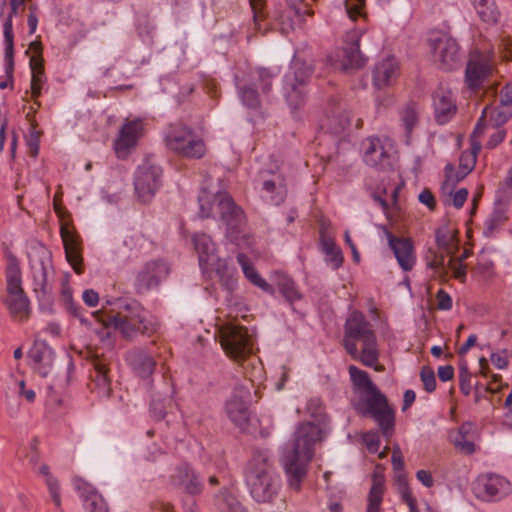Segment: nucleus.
<instances>
[{"mask_svg":"<svg viewBox=\"0 0 512 512\" xmlns=\"http://www.w3.org/2000/svg\"><path fill=\"white\" fill-rule=\"evenodd\" d=\"M198 214L201 218L219 217L226 225V237L240 249L250 247V239L244 233L245 216L218 180L205 178L198 195Z\"/></svg>","mask_w":512,"mask_h":512,"instance_id":"nucleus-1","label":"nucleus"},{"mask_svg":"<svg viewBox=\"0 0 512 512\" xmlns=\"http://www.w3.org/2000/svg\"><path fill=\"white\" fill-rule=\"evenodd\" d=\"M325 415L319 414L316 422H306L298 426L293 441L284 453V468L288 486L298 492L307 474V466L313 457V447L327 434Z\"/></svg>","mask_w":512,"mask_h":512,"instance_id":"nucleus-2","label":"nucleus"},{"mask_svg":"<svg viewBox=\"0 0 512 512\" xmlns=\"http://www.w3.org/2000/svg\"><path fill=\"white\" fill-rule=\"evenodd\" d=\"M354 388L357 401L354 410L363 417L371 418L378 425L382 435L389 439L395 430V410L387 397L372 382L366 371L354 367Z\"/></svg>","mask_w":512,"mask_h":512,"instance_id":"nucleus-3","label":"nucleus"},{"mask_svg":"<svg viewBox=\"0 0 512 512\" xmlns=\"http://www.w3.org/2000/svg\"><path fill=\"white\" fill-rule=\"evenodd\" d=\"M245 481L251 496L259 503H269L277 495L280 480L267 452L259 451L253 455Z\"/></svg>","mask_w":512,"mask_h":512,"instance_id":"nucleus-4","label":"nucleus"},{"mask_svg":"<svg viewBox=\"0 0 512 512\" xmlns=\"http://www.w3.org/2000/svg\"><path fill=\"white\" fill-rule=\"evenodd\" d=\"M192 241L202 274L210 277L211 273H215L221 285L232 291L237 284L236 268L230 265L227 259L218 256L216 244L209 235L195 233Z\"/></svg>","mask_w":512,"mask_h":512,"instance_id":"nucleus-5","label":"nucleus"},{"mask_svg":"<svg viewBox=\"0 0 512 512\" xmlns=\"http://www.w3.org/2000/svg\"><path fill=\"white\" fill-rule=\"evenodd\" d=\"M28 257L34 292L39 300L47 301L52 294L54 276L51 252L44 245L38 244L31 247Z\"/></svg>","mask_w":512,"mask_h":512,"instance_id":"nucleus-6","label":"nucleus"},{"mask_svg":"<svg viewBox=\"0 0 512 512\" xmlns=\"http://www.w3.org/2000/svg\"><path fill=\"white\" fill-rule=\"evenodd\" d=\"M166 147L179 156L189 159H200L206 153V145L202 138L184 124H171L164 132Z\"/></svg>","mask_w":512,"mask_h":512,"instance_id":"nucleus-7","label":"nucleus"},{"mask_svg":"<svg viewBox=\"0 0 512 512\" xmlns=\"http://www.w3.org/2000/svg\"><path fill=\"white\" fill-rule=\"evenodd\" d=\"M215 327L221 347L228 357L240 362L252 353L253 341L247 328L237 322H221Z\"/></svg>","mask_w":512,"mask_h":512,"instance_id":"nucleus-8","label":"nucleus"},{"mask_svg":"<svg viewBox=\"0 0 512 512\" xmlns=\"http://www.w3.org/2000/svg\"><path fill=\"white\" fill-rule=\"evenodd\" d=\"M496 70L495 54L492 50H473L465 69V83L470 90L477 91L489 81Z\"/></svg>","mask_w":512,"mask_h":512,"instance_id":"nucleus-9","label":"nucleus"},{"mask_svg":"<svg viewBox=\"0 0 512 512\" xmlns=\"http://www.w3.org/2000/svg\"><path fill=\"white\" fill-rule=\"evenodd\" d=\"M312 70L296 59H293L290 70L284 76L283 93L292 110L299 108L305 101V83Z\"/></svg>","mask_w":512,"mask_h":512,"instance_id":"nucleus-10","label":"nucleus"},{"mask_svg":"<svg viewBox=\"0 0 512 512\" xmlns=\"http://www.w3.org/2000/svg\"><path fill=\"white\" fill-rule=\"evenodd\" d=\"M162 169L146 160L138 166L134 177L135 194L139 201L150 202L161 185Z\"/></svg>","mask_w":512,"mask_h":512,"instance_id":"nucleus-11","label":"nucleus"},{"mask_svg":"<svg viewBox=\"0 0 512 512\" xmlns=\"http://www.w3.org/2000/svg\"><path fill=\"white\" fill-rule=\"evenodd\" d=\"M473 492L482 501L495 502L507 497L512 492V485L501 475L486 473L477 477Z\"/></svg>","mask_w":512,"mask_h":512,"instance_id":"nucleus-12","label":"nucleus"},{"mask_svg":"<svg viewBox=\"0 0 512 512\" xmlns=\"http://www.w3.org/2000/svg\"><path fill=\"white\" fill-rule=\"evenodd\" d=\"M358 352L360 362L382 372L384 367L378 364L379 349L374 332L366 327H354V354Z\"/></svg>","mask_w":512,"mask_h":512,"instance_id":"nucleus-13","label":"nucleus"},{"mask_svg":"<svg viewBox=\"0 0 512 512\" xmlns=\"http://www.w3.org/2000/svg\"><path fill=\"white\" fill-rule=\"evenodd\" d=\"M7 298L6 303L14 313L28 310L29 300L22 288L21 269L16 260H11L6 269Z\"/></svg>","mask_w":512,"mask_h":512,"instance_id":"nucleus-14","label":"nucleus"},{"mask_svg":"<svg viewBox=\"0 0 512 512\" xmlns=\"http://www.w3.org/2000/svg\"><path fill=\"white\" fill-rule=\"evenodd\" d=\"M170 274V265L162 259L146 262L139 270L135 279V289L138 293L158 288Z\"/></svg>","mask_w":512,"mask_h":512,"instance_id":"nucleus-15","label":"nucleus"},{"mask_svg":"<svg viewBox=\"0 0 512 512\" xmlns=\"http://www.w3.org/2000/svg\"><path fill=\"white\" fill-rule=\"evenodd\" d=\"M144 131L145 123L143 119H126L113 142V148L117 157L121 159L126 158L136 147Z\"/></svg>","mask_w":512,"mask_h":512,"instance_id":"nucleus-16","label":"nucleus"},{"mask_svg":"<svg viewBox=\"0 0 512 512\" xmlns=\"http://www.w3.org/2000/svg\"><path fill=\"white\" fill-rule=\"evenodd\" d=\"M312 15L313 10L303 0L289 3L284 10L275 13L272 29L279 30L282 34H288L297 25L304 22L307 16Z\"/></svg>","mask_w":512,"mask_h":512,"instance_id":"nucleus-17","label":"nucleus"},{"mask_svg":"<svg viewBox=\"0 0 512 512\" xmlns=\"http://www.w3.org/2000/svg\"><path fill=\"white\" fill-rule=\"evenodd\" d=\"M402 73L400 60L394 55L379 59L372 68V84L377 90L394 86Z\"/></svg>","mask_w":512,"mask_h":512,"instance_id":"nucleus-18","label":"nucleus"},{"mask_svg":"<svg viewBox=\"0 0 512 512\" xmlns=\"http://www.w3.org/2000/svg\"><path fill=\"white\" fill-rule=\"evenodd\" d=\"M434 61L444 70L453 69L459 62V46L455 39L446 34L430 38Z\"/></svg>","mask_w":512,"mask_h":512,"instance_id":"nucleus-19","label":"nucleus"},{"mask_svg":"<svg viewBox=\"0 0 512 512\" xmlns=\"http://www.w3.org/2000/svg\"><path fill=\"white\" fill-rule=\"evenodd\" d=\"M261 196L274 205L281 204L286 197V185L279 167L275 164L270 170L260 171Z\"/></svg>","mask_w":512,"mask_h":512,"instance_id":"nucleus-20","label":"nucleus"},{"mask_svg":"<svg viewBox=\"0 0 512 512\" xmlns=\"http://www.w3.org/2000/svg\"><path fill=\"white\" fill-rule=\"evenodd\" d=\"M25 0H10V12L3 23L4 36V70L8 79H12L14 70V35L12 19L18 14Z\"/></svg>","mask_w":512,"mask_h":512,"instance_id":"nucleus-21","label":"nucleus"},{"mask_svg":"<svg viewBox=\"0 0 512 512\" xmlns=\"http://www.w3.org/2000/svg\"><path fill=\"white\" fill-rule=\"evenodd\" d=\"M170 484L189 495H198L202 492L203 484L199 475L189 464L178 465L170 476Z\"/></svg>","mask_w":512,"mask_h":512,"instance_id":"nucleus-22","label":"nucleus"},{"mask_svg":"<svg viewBox=\"0 0 512 512\" xmlns=\"http://www.w3.org/2000/svg\"><path fill=\"white\" fill-rule=\"evenodd\" d=\"M385 234L400 268L405 272L411 271L416 263L412 241L408 238L396 237L387 229Z\"/></svg>","mask_w":512,"mask_h":512,"instance_id":"nucleus-23","label":"nucleus"},{"mask_svg":"<svg viewBox=\"0 0 512 512\" xmlns=\"http://www.w3.org/2000/svg\"><path fill=\"white\" fill-rule=\"evenodd\" d=\"M364 162L377 169L391 166V157L378 137H368L361 143Z\"/></svg>","mask_w":512,"mask_h":512,"instance_id":"nucleus-24","label":"nucleus"},{"mask_svg":"<svg viewBox=\"0 0 512 512\" xmlns=\"http://www.w3.org/2000/svg\"><path fill=\"white\" fill-rule=\"evenodd\" d=\"M435 119L438 124L448 123L456 114L457 106L451 90L439 87L433 95Z\"/></svg>","mask_w":512,"mask_h":512,"instance_id":"nucleus-25","label":"nucleus"},{"mask_svg":"<svg viewBox=\"0 0 512 512\" xmlns=\"http://www.w3.org/2000/svg\"><path fill=\"white\" fill-rule=\"evenodd\" d=\"M29 358L41 376L46 377L52 372L55 362L54 352L44 341L35 339L29 351Z\"/></svg>","mask_w":512,"mask_h":512,"instance_id":"nucleus-26","label":"nucleus"},{"mask_svg":"<svg viewBox=\"0 0 512 512\" xmlns=\"http://www.w3.org/2000/svg\"><path fill=\"white\" fill-rule=\"evenodd\" d=\"M30 49L34 52V55L30 57V70H31V91L32 96L37 98L40 96L42 88L46 82V76L44 72L43 58L41 56L42 47L38 42H32Z\"/></svg>","mask_w":512,"mask_h":512,"instance_id":"nucleus-27","label":"nucleus"},{"mask_svg":"<svg viewBox=\"0 0 512 512\" xmlns=\"http://www.w3.org/2000/svg\"><path fill=\"white\" fill-rule=\"evenodd\" d=\"M249 391H240V395H234L226 403V413L231 421L241 430H245L250 420L249 409L244 400Z\"/></svg>","mask_w":512,"mask_h":512,"instance_id":"nucleus-28","label":"nucleus"},{"mask_svg":"<svg viewBox=\"0 0 512 512\" xmlns=\"http://www.w3.org/2000/svg\"><path fill=\"white\" fill-rule=\"evenodd\" d=\"M74 485L90 512H109L108 505L103 496L90 483L77 477L74 479Z\"/></svg>","mask_w":512,"mask_h":512,"instance_id":"nucleus-29","label":"nucleus"},{"mask_svg":"<svg viewBox=\"0 0 512 512\" xmlns=\"http://www.w3.org/2000/svg\"><path fill=\"white\" fill-rule=\"evenodd\" d=\"M352 36L349 32L345 38L336 44L334 50L328 56V62L334 70L346 71L352 64Z\"/></svg>","mask_w":512,"mask_h":512,"instance_id":"nucleus-30","label":"nucleus"},{"mask_svg":"<svg viewBox=\"0 0 512 512\" xmlns=\"http://www.w3.org/2000/svg\"><path fill=\"white\" fill-rule=\"evenodd\" d=\"M60 233L67 261L77 274H82V258L78 249L77 237L68 226H61Z\"/></svg>","mask_w":512,"mask_h":512,"instance_id":"nucleus-31","label":"nucleus"},{"mask_svg":"<svg viewBox=\"0 0 512 512\" xmlns=\"http://www.w3.org/2000/svg\"><path fill=\"white\" fill-rule=\"evenodd\" d=\"M237 261L242 269L244 276L256 287L263 292L274 295V287L268 283L255 269L250 258L244 253L240 252L237 255Z\"/></svg>","mask_w":512,"mask_h":512,"instance_id":"nucleus-32","label":"nucleus"},{"mask_svg":"<svg viewBox=\"0 0 512 512\" xmlns=\"http://www.w3.org/2000/svg\"><path fill=\"white\" fill-rule=\"evenodd\" d=\"M320 248L325 256V261L328 266L337 269L343 263V255L340 248L335 244L334 238L322 226L320 231Z\"/></svg>","mask_w":512,"mask_h":512,"instance_id":"nucleus-33","label":"nucleus"},{"mask_svg":"<svg viewBox=\"0 0 512 512\" xmlns=\"http://www.w3.org/2000/svg\"><path fill=\"white\" fill-rule=\"evenodd\" d=\"M271 280L281 295L291 305L302 298V294L299 292L295 282L287 274L276 271L271 274Z\"/></svg>","mask_w":512,"mask_h":512,"instance_id":"nucleus-34","label":"nucleus"},{"mask_svg":"<svg viewBox=\"0 0 512 512\" xmlns=\"http://www.w3.org/2000/svg\"><path fill=\"white\" fill-rule=\"evenodd\" d=\"M117 326L119 332L125 339H133L138 334L151 335L156 330V322H108Z\"/></svg>","mask_w":512,"mask_h":512,"instance_id":"nucleus-35","label":"nucleus"},{"mask_svg":"<svg viewBox=\"0 0 512 512\" xmlns=\"http://www.w3.org/2000/svg\"><path fill=\"white\" fill-rule=\"evenodd\" d=\"M118 316L112 320H132L137 318L144 320L146 317L145 310L142 305L134 299H118L115 302Z\"/></svg>","mask_w":512,"mask_h":512,"instance_id":"nucleus-36","label":"nucleus"},{"mask_svg":"<svg viewBox=\"0 0 512 512\" xmlns=\"http://www.w3.org/2000/svg\"><path fill=\"white\" fill-rule=\"evenodd\" d=\"M127 361L135 373L142 378L150 376L156 365L152 357L137 350L131 351L127 354Z\"/></svg>","mask_w":512,"mask_h":512,"instance_id":"nucleus-37","label":"nucleus"},{"mask_svg":"<svg viewBox=\"0 0 512 512\" xmlns=\"http://www.w3.org/2000/svg\"><path fill=\"white\" fill-rule=\"evenodd\" d=\"M380 466H376L373 474V482L368 496L366 512H379L384 492V475L379 471Z\"/></svg>","mask_w":512,"mask_h":512,"instance_id":"nucleus-38","label":"nucleus"},{"mask_svg":"<svg viewBox=\"0 0 512 512\" xmlns=\"http://www.w3.org/2000/svg\"><path fill=\"white\" fill-rule=\"evenodd\" d=\"M436 242L447 255L455 256L459 249L456 230L449 226H442L436 231Z\"/></svg>","mask_w":512,"mask_h":512,"instance_id":"nucleus-39","label":"nucleus"},{"mask_svg":"<svg viewBox=\"0 0 512 512\" xmlns=\"http://www.w3.org/2000/svg\"><path fill=\"white\" fill-rule=\"evenodd\" d=\"M472 428L471 423H464L458 430L450 434L451 442L459 451L465 454H472L475 451V445L470 437Z\"/></svg>","mask_w":512,"mask_h":512,"instance_id":"nucleus-40","label":"nucleus"},{"mask_svg":"<svg viewBox=\"0 0 512 512\" xmlns=\"http://www.w3.org/2000/svg\"><path fill=\"white\" fill-rule=\"evenodd\" d=\"M399 187H394L391 190V193L389 194L388 198H384L379 194H374L373 198L376 203L379 204V206L382 208L384 214L386 215V218L390 221H397L399 212H400V206L398 204V194H399Z\"/></svg>","mask_w":512,"mask_h":512,"instance_id":"nucleus-41","label":"nucleus"},{"mask_svg":"<svg viewBox=\"0 0 512 512\" xmlns=\"http://www.w3.org/2000/svg\"><path fill=\"white\" fill-rule=\"evenodd\" d=\"M473 6L482 21L496 23L499 12L494 0H472Z\"/></svg>","mask_w":512,"mask_h":512,"instance_id":"nucleus-42","label":"nucleus"},{"mask_svg":"<svg viewBox=\"0 0 512 512\" xmlns=\"http://www.w3.org/2000/svg\"><path fill=\"white\" fill-rule=\"evenodd\" d=\"M92 365L95 369V378H94V382L96 383V386L99 388V389H102L103 391H105L106 393H109L110 391V388H109V378H108V368H107V364L105 362L104 359L96 356L92 359Z\"/></svg>","mask_w":512,"mask_h":512,"instance_id":"nucleus-43","label":"nucleus"},{"mask_svg":"<svg viewBox=\"0 0 512 512\" xmlns=\"http://www.w3.org/2000/svg\"><path fill=\"white\" fill-rule=\"evenodd\" d=\"M468 173L461 170H455L454 166L450 163H448L445 166V180L442 184V191L444 194H452V190L455 189V186L458 182L463 180Z\"/></svg>","mask_w":512,"mask_h":512,"instance_id":"nucleus-44","label":"nucleus"},{"mask_svg":"<svg viewBox=\"0 0 512 512\" xmlns=\"http://www.w3.org/2000/svg\"><path fill=\"white\" fill-rule=\"evenodd\" d=\"M364 5L365 0H354V41L359 40L360 45L362 37L369 32L368 24L364 26L358 24L359 18H363L364 20L367 18L366 12L363 11Z\"/></svg>","mask_w":512,"mask_h":512,"instance_id":"nucleus-45","label":"nucleus"},{"mask_svg":"<svg viewBox=\"0 0 512 512\" xmlns=\"http://www.w3.org/2000/svg\"><path fill=\"white\" fill-rule=\"evenodd\" d=\"M400 120L407 136H409L418 123V109L414 103H408L404 106L400 112Z\"/></svg>","mask_w":512,"mask_h":512,"instance_id":"nucleus-46","label":"nucleus"},{"mask_svg":"<svg viewBox=\"0 0 512 512\" xmlns=\"http://www.w3.org/2000/svg\"><path fill=\"white\" fill-rule=\"evenodd\" d=\"M426 265L431 268L437 275L443 276L447 273L445 256L434 249H429L425 255Z\"/></svg>","mask_w":512,"mask_h":512,"instance_id":"nucleus-47","label":"nucleus"},{"mask_svg":"<svg viewBox=\"0 0 512 512\" xmlns=\"http://www.w3.org/2000/svg\"><path fill=\"white\" fill-rule=\"evenodd\" d=\"M236 85L242 104L250 109L258 108L260 101L257 92L251 87L242 86L238 77H236Z\"/></svg>","mask_w":512,"mask_h":512,"instance_id":"nucleus-48","label":"nucleus"},{"mask_svg":"<svg viewBox=\"0 0 512 512\" xmlns=\"http://www.w3.org/2000/svg\"><path fill=\"white\" fill-rule=\"evenodd\" d=\"M480 149V143H472L470 151H463L459 159V168L469 174L474 169Z\"/></svg>","mask_w":512,"mask_h":512,"instance_id":"nucleus-49","label":"nucleus"},{"mask_svg":"<svg viewBox=\"0 0 512 512\" xmlns=\"http://www.w3.org/2000/svg\"><path fill=\"white\" fill-rule=\"evenodd\" d=\"M279 71L272 72L269 69L259 68L251 74V80L258 82L263 92H267L271 88L272 79L278 75Z\"/></svg>","mask_w":512,"mask_h":512,"instance_id":"nucleus-50","label":"nucleus"},{"mask_svg":"<svg viewBox=\"0 0 512 512\" xmlns=\"http://www.w3.org/2000/svg\"><path fill=\"white\" fill-rule=\"evenodd\" d=\"M507 220L505 211L501 208L494 209L489 217L485 220V233L492 234L499 229Z\"/></svg>","mask_w":512,"mask_h":512,"instance_id":"nucleus-51","label":"nucleus"},{"mask_svg":"<svg viewBox=\"0 0 512 512\" xmlns=\"http://www.w3.org/2000/svg\"><path fill=\"white\" fill-rule=\"evenodd\" d=\"M93 330L98 335L99 339L107 344H112L113 335H115L117 326L114 324H107L108 322H94Z\"/></svg>","mask_w":512,"mask_h":512,"instance_id":"nucleus-52","label":"nucleus"},{"mask_svg":"<svg viewBox=\"0 0 512 512\" xmlns=\"http://www.w3.org/2000/svg\"><path fill=\"white\" fill-rule=\"evenodd\" d=\"M362 442L370 453H376L380 446L378 431L371 430L361 434Z\"/></svg>","mask_w":512,"mask_h":512,"instance_id":"nucleus-53","label":"nucleus"},{"mask_svg":"<svg viewBox=\"0 0 512 512\" xmlns=\"http://www.w3.org/2000/svg\"><path fill=\"white\" fill-rule=\"evenodd\" d=\"M172 404V399L167 398L164 400L155 399L152 402L151 405V411L153 413V416L157 420H162L165 418L167 413V408L170 407Z\"/></svg>","mask_w":512,"mask_h":512,"instance_id":"nucleus-54","label":"nucleus"},{"mask_svg":"<svg viewBox=\"0 0 512 512\" xmlns=\"http://www.w3.org/2000/svg\"><path fill=\"white\" fill-rule=\"evenodd\" d=\"M420 377L427 392H433L436 388L435 373L432 368L428 366L422 367Z\"/></svg>","mask_w":512,"mask_h":512,"instance_id":"nucleus-55","label":"nucleus"},{"mask_svg":"<svg viewBox=\"0 0 512 512\" xmlns=\"http://www.w3.org/2000/svg\"><path fill=\"white\" fill-rule=\"evenodd\" d=\"M448 268L452 271L454 278L464 282L467 275L466 265L454 259L448 262Z\"/></svg>","mask_w":512,"mask_h":512,"instance_id":"nucleus-56","label":"nucleus"},{"mask_svg":"<svg viewBox=\"0 0 512 512\" xmlns=\"http://www.w3.org/2000/svg\"><path fill=\"white\" fill-rule=\"evenodd\" d=\"M451 200V204L459 209L462 208L468 197V190L461 188L457 191L452 190V194H447Z\"/></svg>","mask_w":512,"mask_h":512,"instance_id":"nucleus-57","label":"nucleus"},{"mask_svg":"<svg viewBox=\"0 0 512 512\" xmlns=\"http://www.w3.org/2000/svg\"><path fill=\"white\" fill-rule=\"evenodd\" d=\"M470 380H471V375H470L468 369L466 367H461L460 373H459V385H460L461 391L465 395H469L471 392Z\"/></svg>","mask_w":512,"mask_h":512,"instance_id":"nucleus-58","label":"nucleus"},{"mask_svg":"<svg viewBox=\"0 0 512 512\" xmlns=\"http://www.w3.org/2000/svg\"><path fill=\"white\" fill-rule=\"evenodd\" d=\"M47 485L52 496L53 502L59 508L61 506V498L59 492V484L57 480L53 479L50 475H48Z\"/></svg>","mask_w":512,"mask_h":512,"instance_id":"nucleus-59","label":"nucleus"},{"mask_svg":"<svg viewBox=\"0 0 512 512\" xmlns=\"http://www.w3.org/2000/svg\"><path fill=\"white\" fill-rule=\"evenodd\" d=\"M361 45L354 41V68H363L368 63V57L360 51Z\"/></svg>","mask_w":512,"mask_h":512,"instance_id":"nucleus-60","label":"nucleus"},{"mask_svg":"<svg viewBox=\"0 0 512 512\" xmlns=\"http://www.w3.org/2000/svg\"><path fill=\"white\" fill-rule=\"evenodd\" d=\"M82 301L88 307H96L99 303V294L94 289H86L82 293Z\"/></svg>","mask_w":512,"mask_h":512,"instance_id":"nucleus-61","label":"nucleus"},{"mask_svg":"<svg viewBox=\"0 0 512 512\" xmlns=\"http://www.w3.org/2000/svg\"><path fill=\"white\" fill-rule=\"evenodd\" d=\"M486 110H487V108H485L483 110L481 117L478 119V121L476 123L474 131H473V133L471 135V144L472 143H478L476 141L477 138L480 137L483 134L484 130H485V126H486V123H485Z\"/></svg>","mask_w":512,"mask_h":512,"instance_id":"nucleus-62","label":"nucleus"},{"mask_svg":"<svg viewBox=\"0 0 512 512\" xmlns=\"http://www.w3.org/2000/svg\"><path fill=\"white\" fill-rule=\"evenodd\" d=\"M500 103L503 106L512 105V82L507 83L500 91Z\"/></svg>","mask_w":512,"mask_h":512,"instance_id":"nucleus-63","label":"nucleus"},{"mask_svg":"<svg viewBox=\"0 0 512 512\" xmlns=\"http://www.w3.org/2000/svg\"><path fill=\"white\" fill-rule=\"evenodd\" d=\"M419 201L426 205L430 209H434L436 206L435 197L432 192L428 189H424L418 196Z\"/></svg>","mask_w":512,"mask_h":512,"instance_id":"nucleus-64","label":"nucleus"}]
</instances>
